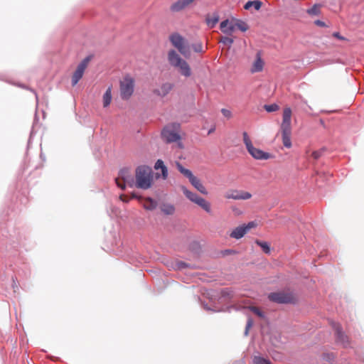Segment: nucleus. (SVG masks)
<instances>
[{"instance_id": "39", "label": "nucleus", "mask_w": 364, "mask_h": 364, "mask_svg": "<svg viewBox=\"0 0 364 364\" xmlns=\"http://www.w3.org/2000/svg\"><path fill=\"white\" fill-rule=\"evenodd\" d=\"M333 36L339 39V40H342V41H344V40H346V38H344L343 36H341L339 33L338 32H335L333 33Z\"/></svg>"}, {"instance_id": "37", "label": "nucleus", "mask_w": 364, "mask_h": 364, "mask_svg": "<svg viewBox=\"0 0 364 364\" xmlns=\"http://www.w3.org/2000/svg\"><path fill=\"white\" fill-rule=\"evenodd\" d=\"M321 154H322V151L320 150V151H314L311 155L314 159H318L320 158Z\"/></svg>"}, {"instance_id": "20", "label": "nucleus", "mask_w": 364, "mask_h": 364, "mask_svg": "<svg viewBox=\"0 0 364 364\" xmlns=\"http://www.w3.org/2000/svg\"><path fill=\"white\" fill-rule=\"evenodd\" d=\"M154 168L156 170L161 169V176L164 179H166L168 176V170L166 166L164 165V161L161 159H158L154 165Z\"/></svg>"}, {"instance_id": "38", "label": "nucleus", "mask_w": 364, "mask_h": 364, "mask_svg": "<svg viewBox=\"0 0 364 364\" xmlns=\"http://www.w3.org/2000/svg\"><path fill=\"white\" fill-rule=\"evenodd\" d=\"M314 23L318 26H320V27H326V25L325 23V22L321 21V20H316L314 21Z\"/></svg>"}, {"instance_id": "25", "label": "nucleus", "mask_w": 364, "mask_h": 364, "mask_svg": "<svg viewBox=\"0 0 364 364\" xmlns=\"http://www.w3.org/2000/svg\"><path fill=\"white\" fill-rule=\"evenodd\" d=\"M233 21H235V28H237L242 32H245L249 29L247 23L242 20L233 18Z\"/></svg>"}, {"instance_id": "12", "label": "nucleus", "mask_w": 364, "mask_h": 364, "mask_svg": "<svg viewBox=\"0 0 364 364\" xmlns=\"http://www.w3.org/2000/svg\"><path fill=\"white\" fill-rule=\"evenodd\" d=\"M225 198L233 200H248L252 198V194L245 191L230 189L225 193Z\"/></svg>"}, {"instance_id": "43", "label": "nucleus", "mask_w": 364, "mask_h": 364, "mask_svg": "<svg viewBox=\"0 0 364 364\" xmlns=\"http://www.w3.org/2000/svg\"><path fill=\"white\" fill-rule=\"evenodd\" d=\"M131 197L132 198H138V199H141V197H138L135 193H132Z\"/></svg>"}, {"instance_id": "41", "label": "nucleus", "mask_w": 364, "mask_h": 364, "mask_svg": "<svg viewBox=\"0 0 364 364\" xmlns=\"http://www.w3.org/2000/svg\"><path fill=\"white\" fill-rule=\"evenodd\" d=\"M236 252L233 250H226L225 251V255H233V254H235Z\"/></svg>"}, {"instance_id": "9", "label": "nucleus", "mask_w": 364, "mask_h": 364, "mask_svg": "<svg viewBox=\"0 0 364 364\" xmlns=\"http://www.w3.org/2000/svg\"><path fill=\"white\" fill-rule=\"evenodd\" d=\"M179 124H173L171 127H166L161 132L162 137L168 143L178 141L181 139L180 135L177 132Z\"/></svg>"}, {"instance_id": "35", "label": "nucleus", "mask_w": 364, "mask_h": 364, "mask_svg": "<svg viewBox=\"0 0 364 364\" xmlns=\"http://www.w3.org/2000/svg\"><path fill=\"white\" fill-rule=\"evenodd\" d=\"M221 112L223 114V115L228 118V119H230L232 117V112L229 109H221Z\"/></svg>"}, {"instance_id": "5", "label": "nucleus", "mask_w": 364, "mask_h": 364, "mask_svg": "<svg viewBox=\"0 0 364 364\" xmlns=\"http://www.w3.org/2000/svg\"><path fill=\"white\" fill-rule=\"evenodd\" d=\"M135 87V80L130 75H126L119 82L120 97L128 100L133 95Z\"/></svg>"}, {"instance_id": "42", "label": "nucleus", "mask_w": 364, "mask_h": 364, "mask_svg": "<svg viewBox=\"0 0 364 364\" xmlns=\"http://www.w3.org/2000/svg\"><path fill=\"white\" fill-rule=\"evenodd\" d=\"M232 210L235 213V215L241 214V211L237 208H232Z\"/></svg>"}, {"instance_id": "27", "label": "nucleus", "mask_w": 364, "mask_h": 364, "mask_svg": "<svg viewBox=\"0 0 364 364\" xmlns=\"http://www.w3.org/2000/svg\"><path fill=\"white\" fill-rule=\"evenodd\" d=\"M161 210L166 215H172L174 213L175 208L171 204H164L161 205Z\"/></svg>"}, {"instance_id": "8", "label": "nucleus", "mask_w": 364, "mask_h": 364, "mask_svg": "<svg viewBox=\"0 0 364 364\" xmlns=\"http://www.w3.org/2000/svg\"><path fill=\"white\" fill-rule=\"evenodd\" d=\"M270 301L278 304H290L295 301V298L291 293L285 291L273 292L268 295Z\"/></svg>"}, {"instance_id": "22", "label": "nucleus", "mask_w": 364, "mask_h": 364, "mask_svg": "<svg viewBox=\"0 0 364 364\" xmlns=\"http://www.w3.org/2000/svg\"><path fill=\"white\" fill-rule=\"evenodd\" d=\"M205 21L207 25L213 28L215 26V25L219 21V15L218 14H214L213 16H207L205 18Z\"/></svg>"}, {"instance_id": "34", "label": "nucleus", "mask_w": 364, "mask_h": 364, "mask_svg": "<svg viewBox=\"0 0 364 364\" xmlns=\"http://www.w3.org/2000/svg\"><path fill=\"white\" fill-rule=\"evenodd\" d=\"M255 364H271V363L264 358L256 357L254 359Z\"/></svg>"}, {"instance_id": "26", "label": "nucleus", "mask_w": 364, "mask_h": 364, "mask_svg": "<svg viewBox=\"0 0 364 364\" xmlns=\"http://www.w3.org/2000/svg\"><path fill=\"white\" fill-rule=\"evenodd\" d=\"M181 190L186 198H188L193 203H195L199 197L198 194L188 191L185 186H182Z\"/></svg>"}, {"instance_id": "14", "label": "nucleus", "mask_w": 364, "mask_h": 364, "mask_svg": "<svg viewBox=\"0 0 364 364\" xmlns=\"http://www.w3.org/2000/svg\"><path fill=\"white\" fill-rule=\"evenodd\" d=\"M89 58L84 59L77 67L76 70L72 76V85L75 86L77 84L79 80L82 77L83 73L87 66Z\"/></svg>"}, {"instance_id": "15", "label": "nucleus", "mask_w": 364, "mask_h": 364, "mask_svg": "<svg viewBox=\"0 0 364 364\" xmlns=\"http://www.w3.org/2000/svg\"><path fill=\"white\" fill-rule=\"evenodd\" d=\"M195 0H177L170 6V11L172 13H178L188 8Z\"/></svg>"}, {"instance_id": "4", "label": "nucleus", "mask_w": 364, "mask_h": 364, "mask_svg": "<svg viewBox=\"0 0 364 364\" xmlns=\"http://www.w3.org/2000/svg\"><path fill=\"white\" fill-rule=\"evenodd\" d=\"M171 45L184 57L191 55V46L188 41L178 33H173L169 36Z\"/></svg>"}, {"instance_id": "28", "label": "nucleus", "mask_w": 364, "mask_h": 364, "mask_svg": "<svg viewBox=\"0 0 364 364\" xmlns=\"http://www.w3.org/2000/svg\"><path fill=\"white\" fill-rule=\"evenodd\" d=\"M307 13L311 16H318L321 13L320 6L314 4L311 9L307 10Z\"/></svg>"}, {"instance_id": "19", "label": "nucleus", "mask_w": 364, "mask_h": 364, "mask_svg": "<svg viewBox=\"0 0 364 364\" xmlns=\"http://www.w3.org/2000/svg\"><path fill=\"white\" fill-rule=\"evenodd\" d=\"M194 203L199 205L207 213H210L211 212L210 203L203 198L199 196Z\"/></svg>"}, {"instance_id": "11", "label": "nucleus", "mask_w": 364, "mask_h": 364, "mask_svg": "<svg viewBox=\"0 0 364 364\" xmlns=\"http://www.w3.org/2000/svg\"><path fill=\"white\" fill-rule=\"evenodd\" d=\"M131 175L129 170L128 168H123L119 171L118 177L115 179L116 183L118 187L121 189L124 190L126 187V183L129 184L130 186L131 184Z\"/></svg>"}, {"instance_id": "23", "label": "nucleus", "mask_w": 364, "mask_h": 364, "mask_svg": "<svg viewBox=\"0 0 364 364\" xmlns=\"http://www.w3.org/2000/svg\"><path fill=\"white\" fill-rule=\"evenodd\" d=\"M112 102V87H109L103 95V106L108 107Z\"/></svg>"}, {"instance_id": "21", "label": "nucleus", "mask_w": 364, "mask_h": 364, "mask_svg": "<svg viewBox=\"0 0 364 364\" xmlns=\"http://www.w3.org/2000/svg\"><path fill=\"white\" fill-rule=\"evenodd\" d=\"M262 6V2L259 0L249 1L244 5L245 10H250L252 7H254L256 11H259Z\"/></svg>"}, {"instance_id": "33", "label": "nucleus", "mask_w": 364, "mask_h": 364, "mask_svg": "<svg viewBox=\"0 0 364 364\" xmlns=\"http://www.w3.org/2000/svg\"><path fill=\"white\" fill-rule=\"evenodd\" d=\"M193 50L196 53H203V45L201 43H198L192 46Z\"/></svg>"}, {"instance_id": "10", "label": "nucleus", "mask_w": 364, "mask_h": 364, "mask_svg": "<svg viewBox=\"0 0 364 364\" xmlns=\"http://www.w3.org/2000/svg\"><path fill=\"white\" fill-rule=\"evenodd\" d=\"M336 335V341L340 343L343 347H347L350 345V340L348 336L345 334L342 331V327L339 323H333L332 325Z\"/></svg>"}, {"instance_id": "36", "label": "nucleus", "mask_w": 364, "mask_h": 364, "mask_svg": "<svg viewBox=\"0 0 364 364\" xmlns=\"http://www.w3.org/2000/svg\"><path fill=\"white\" fill-rule=\"evenodd\" d=\"M252 324H253V322H252V319H250V318L248 319L247 325H246V328H245V335L248 334L249 329L252 326Z\"/></svg>"}, {"instance_id": "18", "label": "nucleus", "mask_w": 364, "mask_h": 364, "mask_svg": "<svg viewBox=\"0 0 364 364\" xmlns=\"http://www.w3.org/2000/svg\"><path fill=\"white\" fill-rule=\"evenodd\" d=\"M173 84L166 82L163 84L159 90H156L154 92L158 95L164 97L170 92V91L173 89Z\"/></svg>"}, {"instance_id": "44", "label": "nucleus", "mask_w": 364, "mask_h": 364, "mask_svg": "<svg viewBox=\"0 0 364 364\" xmlns=\"http://www.w3.org/2000/svg\"><path fill=\"white\" fill-rule=\"evenodd\" d=\"M156 178H159V175L156 173Z\"/></svg>"}, {"instance_id": "16", "label": "nucleus", "mask_w": 364, "mask_h": 364, "mask_svg": "<svg viewBox=\"0 0 364 364\" xmlns=\"http://www.w3.org/2000/svg\"><path fill=\"white\" fill-rule=\"evenodd\" d=\"M221 31L227 35H232L235 30V21L233 19L231 21L226 19L223 21L220 24Z\"/></svg>"}, {"instance_id": "32", "label": "nucleus", "mask_w": 364, "mask_h": 364, "mask_svg": "<svg viewBox=\"0 0 364 364\" xmlns=\"http://www.w3.org/2000/svg\"><path fill=\"white\" fill-rule=\"evenodd\" d=\"M250 309L251 311H252L255 314L258 316L260 318L264 317V314L260 311V309L256 306H250Z\"/></svg>"}, {"instance_id": "1", "label": "nucleus", "mask_w": 364, "mask_h": 364, "mask_svg": "<svg viewBox=\"0 0 364 364\" xmlns=\"http://www.w3.org/2000/svg\"><path fill=\"white\" fill-rule=\"evenodd\" d=\"M154 183V173L148 166H139L135 170L134 186L137 188L147 190Z\"/></svg>"}, {"instance_id": "30", "label": "nucleus", "mask_w": 364, "mask_h": 364, "mask_svg": "<svg viewBox=\"0 0 364 364\" xmlns=\"http://www.w3.org/2000/svg\"><path fill=\"white\" fill-rule=\"evenodd\" d=\"M220 42L230 47L233 43L234 41L232 38L228 36H222L220 39Z\"/></svg>"}, {"instance_id": "7", "label": "nucleus", "mask_w": 364, "mask_h": 364, "mask_svg": "<svg viewBox=\"0 0 364 364\" xmlns=\"http://www.w3.org/2000/svg\"><path fill=\"white\" fill-rule=\"evenodd\" d=\"M178 170L187 178L191 185L198 190L200 193L204 195L208 194V191L205 187L203 185L200 179L196 177L192 172L186 168H184L180 163H176Z\"/></svg>"}, {"instance_id": "31", "label": "nucleus", "mask_w": 364, "mask_h": 364, "mask_svg": "<svg viewBox=\"0 0 364 364\" xmlns=\"http://www.w3.org/2000/svg\"><path fill=\"white\" fill-rule=\"evenodd\" d=\"M264 109L268 112H272L277 111L279 109V107L277 104H272V105H264Z\"/></svg>"}, {"instance_id": "24", "label": "nucleus", "mask_w": 364, "mask_h": 364, "mask_svg": "<svg viewBox=\"0 0 364 364\" xmlns=\"http://www.w3.org/2000/svg\"><path fill=\"white\" fill-rule=\"evenodd\" d=\"M157 203L151 198H146L144 199L143 204L144 208L146 210H152L156 208Z\"/></svg>"}, {"instance_id": "29", "label": "nucleus", "mask_w": 364, "mask_h": 364, "mask_svg": "<svg viewBox=\"0 0 364 364\" xmlns=\"http://www.w3.org/2000/svg\"><path fill=\"white\" fill-rule=\"evenodd\" d=\"M256 244L258 245L259 247H262V250L267 253L269 254L270 252V247L267 242H262L259 240L256 241Z\"/></svg>"}, {"instance_id": "6", "label": "nucleus", "mask_w": 364, "mask_h": 364, "mask_svg": "<svg viewBox=\"0 0 364 364\" xmlns=\"http://www.w3.org/2000/svg\"><path fill=\"white\" fill-rule=\"evenodd\" d=\"M243 142L246 146L248 153L255 159L266 160L270 158V154L264 152L262 150L255 148L250 139L247 133L244 132L242 133Z\"/></svg>"}, {"instance_id": "17", "label": "nucleus", "mask_w": 364, "mask_h": 364, "mask_svg": "<svg viewBox=\"0 0 364 364\" xmlns=\"http://www.w3.org/2000/svg\"><path fill=\"white\" fill-rule=\"evenodd\" d=\"M264 65V62L262 58L261 53L260 51H258L256 54L255 60L252 65L250 72L252 73H255L262 71Z\"/></svg>"}, {"instance_id": "13", "label": "nucleus", "mask_w": 364, "mask_h": 364, "mask_svg": "<svg viewBox=\"0 0 364 364\" xmlns=\"http://www.w3.org/2000/svg\"><path fill=\"white\" fill-rule=\"evenodd\" d=\"M256 224L255 222H250L247 225L238 226L232 230L230 234V237L239 240L242 238L250 229L255 228Z\"/></svg>"}, {"instance_id": "3", "label": "nucleus", "mask_w": 364, "mask_h": 364, "mask_svg": "<svg viewBox=\"0 0 364 364\" xmlns=\"http://www.w3.org/2000/svg\"><path fill=\"white\" fill-rule=\"evenodd\" d=\"M167 59L170 65L177 69L182 75L185 77L191 75V70L188 63L175 50H168Z\"/></svg>"}, {"instance_id": "2", "label": "nucleus", "mask_w": 364, "mask_h": 364, "mask_svg": "<svg viewBox=\"0 0 364 364\" xmlns=\"http://www.w3.org/2000/svg\"><path fill=\"white\" fill-rule=\"evenodd\" d=\"M291 115L290 107H285L282 114V122L280 126L283 145L289 149L291 147Z\"/></svg>"}, {"instance_id": "40", "label": "nucleus", "mask_w": 364, "mask_h": 364, "mask_svg": "<svg viewBox=\"0 0 364 364\" xmlns=\"http://www.w3.org/2000/svg\"><path fill=\"white\" fill-rule=\"evenodd\" d=\"M119 198L121 200H122L123 202H125V203H128L129 202V198H127V196L126 195H121L119 196Z\"/></svg>"}]
</instances>
